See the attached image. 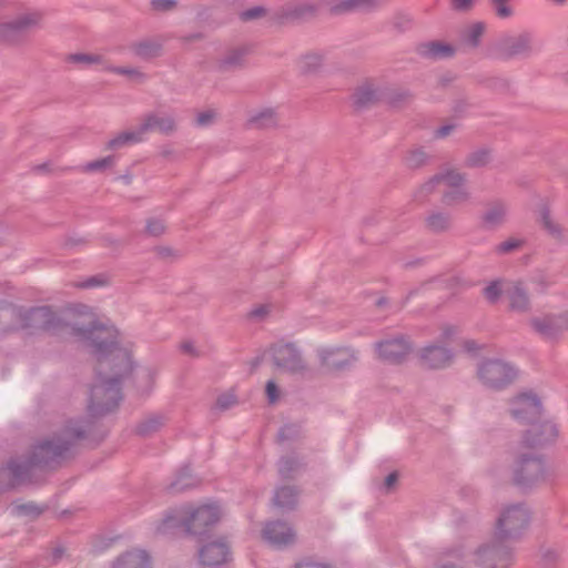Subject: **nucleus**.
<instances>
[{"instance_id": "f257e3e1", "label": "nucleus", "mask_w": 568, "mask_h": 568, "mask_svg": "<svg viewBox=\"0 0 568 568\" xmlns=\"http://www.w3.org/2000/svg\"><path fill=\"white\" fill-rule=\"evenodd\" d=\"M80 320L74 323L77 336L97 361L98 382L92 388V406L97 413L111 412L119 405V382L132 371L130 349L120 346L113 326L97 324L87 306L77 308Z\"/></svg>"}, {"instance_id": "f03ea898", "label": "nucleus", "mask_w": 568, "mask_h": 568, "mask_svg": "<svg viewBox=\"0 0 568 568\" xmlns=\"http://www.w3.org/2000/svg\"><path fill=\"white\" fill-rule=\"evenodd\" d=\"M222 516L220 507L215 504L189 506L173 510L161 523L159 529L163 532L170 527L183 526L192 535H204L216 524Z\"/></svg>"}, {"instance_id": "7ed1b4c3", "label": "nucleus", "mask_w": 568, "mask_h": 568, "mask_svg": "<svg viewBox=\"0 0 568 568\" xmlns=\"http://www.w3.org/2000/svg\"><path fill=\"white\" fill-rule=\"evenodd\" d=\"M175 129V120L164 113H154L149 115L143 123L134 131H126L109 142L110 149H116L126 144L138 143L143 140L145 133L156 131L170 133Z\"/></svg>"}, {"instance_id": "20e7f679", "label": "nucleus", "mask_w": 568, "mask_h": 568, "mask_svg": "<svg viewBox=\"0 0 568 568\" xmlns=\"http://www.w3.org/2000/svg\"><path fill=\"white\" fill-rule=\"evenodd\" d=\"M463 186V175L452 169L430 179L423 185L422 191L428 193L436 187H440L444 192V202L447 205H455L468 199V192Z\"/></svg>"}, {"instance_id": "39448f33", "label": "nucleus", "mask_w": 568, "mask_h": 568, "mask_svg": "<svg viewBox=\"0 0 568 568\" xmlns=\"http://www.w3.org/2000/svg\"><path fill=\"white\" fill-rule=\"evenodd\" d=\"M504 539L491 545H483L473 554V561L480 568H507L511 564V552L503 545Z\"/></svg>"}, {"instance_id": "423d86ee", "label": "nucleus", "mask_w": 568, "mask_h": 568, "mask_svg": "<svg viewBox=\"0 0 568 568\" xmlns=\"http://www.w3.org/2000/svg\"><path fill=\"white\" fill-rule=\"evenodd\" d=\"M516 375V369L513 366L499 359H487L478 368V378L493 388L504 387Z\"/></svg>"}, {"instance_id": "0eeeda50", "label": "nucleus", "mask_w": 568, "mask_h": 568, "mask_svg": "<svg viewBox=\"0 0 568 568\" xmlns=\"http://www.w3.org/2000/svg\"><path fill=\"white\" fill-rule=\"evenodd\" d=\"M529 521V513L523 506H511L503 510L496 526V538L506 539L516 536Z\"/></svg>"}, {"instance_id": "6e6552de", "label": "nucleus", "mask_w": 568, "mask_h": 568, "mask_svg": "<svg viewBox=\"0 0 568 568\" xmlns=\"http://www.w3.org/2000/svg\"><path fill=\"white\" fill-rule=\"evenodd\" d=\"M318 356L327 371L337 372L349 367L356 359L354 353L344 347L325 346L318 349Z\"/></svg>"}, {"instance_id": "1a4fd4ad", "label": "nucleus", "mask_w": 568, "mask_h": 568, "mask_svg": "<svg viewBox=\"0 0 568 568\" xmlns=\"http://www.w3.org/2000/svg\"><path fill=\"white\" fill-rule=\"evenodd\" d=\"M531 325L542 336L547 338L556 337L561 332L568 331V312L536 317L532 320Z\"/></svg>"}, {"instance_id": "9d476101", "label": "nucleus", "mask_w": 568, "mask_h": 568, "mask_svg": "<svg viewBox=\"0 0 568 568\" xmlns=\"http://www.w3.org/2000/svg\"><path fill=\"white\" fill-rule=\"evenodd\" d=\"M41 21V14L37 11L21 13L14 20L0 24V39L13 40L18 34L37 26Z\"/></svg>"}, {"instance_id": "9b49d317", "label": "nucleus", "mask_w": 568, "mask_h": 568, "mask_svg": "<svg viewBox=\"0 0 568 568\" xmlns=\"http://www.w3.org/2000/svg\"><path fill=\"white\" fill-rule=\"evenodd\" d=\"M510 414L519 420L532 422L540 415V403L532 394H523L510 404Z\"/></svg>"}, {"instance_id": "f8f14e48", "label": "nucleus", "mask_w": 568, "mask_h": 568, "mask_svg": "<svg viewBox=\"0 0 568 568\" xmlns=\"http://www.w3.org/2000/svg\"><path fill=\"white\" fill-rule=\"evenodd\" d=\"M231 552L224 540L205 542L200 549V560L204 566H216L226 562Z\"/></svg>"}, {"instance_id": "ddd939ff", "label": "nucleus", "mask_w": 568, "mask_h": 568, "mask_svg": "<svg viewBox=\"0 0 568 568\" xmlns=\"http://www.w3.org/2000/svg\"><path fill=\"white\" fill-rule=\"evenodd\" d=\"M262 538L273 546H285L294 541L295 531L283 521H270L262 530Z\"/></svg>"}, {"instance_id": "4468645a", "label": "nucleus", "mask_w": 568, "mask_h": 568, "mask_svg": "<svg viewBox=\"0 0 568 568\" xmlns=\"http://www.w3.org/2000/svg\"><path fill=\"white\" fill-rule=\"evenodd\" d=\"M273 356L278 367L292 373H298L304 369L303 361L291 344L278 345L273 349Z\"/></svg>"}, {"instance_id": "2eb2a0df", "label": "nucleus", "mask_w": 568, "mask_h": 568, "mask_svg": "<svg viewBox=\"0 0 568 568\" xmlns=\"http://www.w3.org/2000/svg\"><path fill=\"white\" fill-rule=\"evenodd\" d=\"M150 565V557L144 550L132 549L121 555L113 568H149Z\"/></svg>"}, {"instance_id": "dca6fc26", "label": "nucleus", "mask_w": 568, "mask_h": 568, "mask_svg": "<svg viewBox=\"0 0 568 568\" xmlns=\"http://www.w3.org/2000/svg\"><path fill=\"white\" fill-rule=\"evenodd\" d=\"M422 359L424 365L429 368H443L450 363L452 356L442 346H429L424 348Z\"/></svg>"}, {"instance_id": "f3484780", "label": "nucleus", "mask_w": 568, "mask_h": 568, "mask_svg": "<svg viewBox=\"0 0 568 568\" xmlns=\"http://www.w3.org/2000/svg\"><path fill=\"white\" fill-rule=\"evenodd\" d=\"M409 351L407 343L403 339H394L381 343L377 347L378 356L387 361H399Z\"/></svg>"}, {"instance_id": "a211bd4d", "label": "nucleus", "mask_w": 568, "mask_h": 568, "mask_svg": "<svg viewBox=\"0 0 568 568\" xmlns=\"http://www.w3.org/2000/svg\"><path fill=\"white\" fill-rule=\"evenodd\" d=\"M506 293L510 307L515 311H525L528 307V297L520 284H507Z\"/></svg>"}, {"instance_id": "6ab92c4d", "label": "nucleus", "mask_w": 568, "mask_h": 568, "mask_svg": "<svg viewBox=\"0 0 568 568\" xmlns=\"http://www.w3.org/2000/svg\"><path fill=\"white\" fill-rule=\"evenodd\" d=\"M539 221L549 235L557 240L564 239L565 230L554 220L552 215L547 209L540 211Z\"/></svg>"}, {"instance_id": "aec40b11", "label": "nucleus", "mask_w": 568, "mask_h": 568, "mask_svg": "<svg viewBox=\"0 0 568 568\" xmlns=\"http://www.w3.org/2000/svg\"><path fill=\"white\" fill-rule=\"evenodd\" d=\"M132 52L139 59L148 60L160 54L161 45L154 41H142L132 47Z\"/></svg>"}, {"instance_id": "412c9836", "label": "nucleus", "mask_w": 568, "mask_h": 568, "mask_svg": "<svg viewBox=\"0 0 568 568\" xmlns=\"http://www.w3.org/2000/svg\"><path fill=\"white\" fill-rule=\"evenodd\" d=\"M274 503L278 508H292L296 503L295 490L291 487L280 488L275 494Z\"/></svg>"}, {"instance_id": "4be33fe9", "label": "nucleus", "mask_w": 568, "mask_h": 568, "mask_svg": "<svg viewBox=\"0 0 568 568\" xmlns=\"http://www.w3.org/2000/svg\"><path fill=\"white\" fill-rule=\"evenodd\" d=\"M484 32L485 24L483 22H475L465 29L463 33V39L469 45L476 47Z\"/></svg>"}, {"instance_id": "5701e85b", "label": "nucleus", "mask_w": 568, "mask_h": 568, "mask_svg": "<svg viewBox=\"0 0 568 568\" xmlns=\"http://www.w3.org/2000/svg\"><path fill=\"white\" fill-rule=\"evenodd\" d=\"M507 214V207L501 202L493 203L485 213V221L489 224L500 223Z\"/></svg>"}, {"instance_id": "b1692460", "label": "nucleus", "mask_w": 568, "mask_h": 568, "mask_svg": "<svg viewBox=\"0 0 568 568\" xmlns=\"http://www.w3.org/2000/svg\"><path fill=\"white\" fill-rule=\"evenodd\" d=\"M454 53V48L450 44L443 42H430L425 45V54L433 58H445Z\"/></svg>"}, {"instance_id": "393cba45", "label": "nucleus", "mask_w": 568, "mask_h": 568, "mask_svg": "<svg viewBox=\"0 0 568 568\" xmlns=\"http://www.w3.org/2000/svg\"><path fill=\"white\" fill-rule=\"evenodd\" d=\"M520 471L527 475V481H532L541 475L542 466L540 462L536 459H526L523 463Z\"/></svg>"}, {"instance_id": "a878e982", "label": "nucleus", "mask_w": 568, "mask_h": 568, "mask_svg": "<svg viewBox=\"0 0 568 568\" xmlns=\"http://www.w3.org/2000/svg\"><path fill=\"white\" fill-rule=\"evenodd\" d=\"M379 3V0H342L341 10L369 9Z\"/></svg>"}, {"instance_id": "bb28decb", "label": "nucleus", "mask_w": 568, "mask_h": 568, "mask_svg": "<svg viewBox=\"0 0 568 568\" xmlns=\"http://www.w3.org/2000/svg\"><path fill=\"white\" fill-rule=\"evenodd\" d=\"M276 113L273 109H264L252 118V121L261 126H267L275 123Z\"/></svg>"}, {"instance_id": "cd10ccee", "label": "nucleus", "mask_w": 568, "mask_h": 568, "mask_svg": "<svg viewBox=\"0 0 568 568\" xmlns=\"http://www.w3.org/2000/svg\"><path fill=\"white\" fill-rule=\"evenodd\" d=\"M507 284H504L500 281L493 282L484 290L485 297L488 301H496L498 296L505 292L506 293Z\"/></svg>"}, {"instance_id": "c85d7f7f", "label": "nucleus", "mask_w": 568, "mask_h": 568, "mask_svg": "<svg viewBox=\"0 0 568 568\" xmlns=\"http://www.w3.org/2000/svg\"><path fill=\"white\" fill-rule=\"evenodd\" d=\"M514 0H491L495 13L499 18H508L513 14L511 2Z\"/></svg>"}, {"instance_id": "c756f323", "label": "nucleus", "mask_w": 568, "mask_h": 568, "mask_svg": "<svg viewBox=\"0 0 568 568\" xmlns=\"http://www.w3.org/2000/svg\"><path fill=\"white\" fill-rule=\"evenodd\" d=\"M69 60L74 63L91 65V64H100L102 62L101 55L98 54H87V53H77L70 55Z\"/></svg>"}, {"instance_id": "7c9ffc66", "label": "nucleus", "mask_w": 568, "mask_h": 568, "mask_svg": "<svg viewBox=\"0 0 568 568\" xmlns=\"http://www.w3.org/2000/svg\"><path fill=\"white\" fill-rule=\"evenodd\" d=\"M373 98L374 90L369 85L359 88L354 94L355 103L358 105H364L371 102Z\"/></svg>"}, {"instance_id": "2f4dec72", "label": "nucleus", "mask_w": 568, "mask_h": 568, "mask_svg": "<svg viewBox=\"0 0 568 568\" xmlns=\"http://www.w3.org/2000/svg\"><path fill=\"white\" fill-rule=\"evenodd\" d=\"M428 226L435 231H440L449 225V219L444 214H432L427 220Z\"/></svg>"}, {"instance_id": "473e14b6", "label": "nucleus", "mask_w": 568, "mask_h": 568, "mask_svg": "<svg viewBox=\"0 0 568 568\" xmlns=\"http://www.w3.org/2000/svg\"><path fill=\"white\" fill-rule=\"evenodd\" d=\"M112 71L118 74L124 75V77L129 78L130 80H138L142 77V73L138 69L130 68V67L114 68V69H112Z\"/></svg>"}, {"instance_id": "72a5a7b5", "label": "nucleus", "mask_w": 568, "mask_h": 568, "mask_svg": "<svg viewBox=\"0 0 568 568\" xmlns=\"http://www.w3.org/2000/svg\"><path fill=\"white\" fill-rule=\"evenodd\" d=\"M111 164H112V158L108 156V158H103L101 160H97V161L88 163L85 169L88 171H98V170L105 169V168L110 166Z\"/></svg>"}, {"instance_id": "f704fd0d", "label": "nucleus", "mask_w": 568, "mask_h": 568, "mask_svg": "<svg viewBox=\"0 0 568 568\" xmlns=\"http://www.w3.org/2000/svg\"><path fill=\"white\" fill-rule=\"evenodd\" d=\"M165 231V225L161 221H150L146 225V232L151 235H160Z\"/></svg>"}, {"instance_id": "c9c22d12", "label": "nucleus", "mask_w": 568, "mask_h": 568, "mask_svg": "<svg viewBox=\"0 0 568 568\" xmlns=\"http://www.w3.org/2000/svg\"><path fill=\"white\" fill-rule=\"evenodd\" d=\"M215 118V112L212 110H206L197 114L196 123L201 126L210 124Z\"/></svg>"}, {"instance_id": "e433bc0d", "label": "nucleus", "mask_w": 568, "mask_h": 568, "mask_svg": "<svg viewBox=\"0 0 568 568\" xmlns=\"http://www.w3.org/2000/svg\"><path fill=\"white\" fill-rule=\"evenodd\" d=\"M266 395H267L270 403H275L280 398V390H278L276 384L272 381H270L266 384Z\"/></svg>"}, {"instance_id": "4c0bfd02", "label": "nucleus", "mask_w": 568, "mask_h": 568, "mask_svg": "<svg viewBox=\"0 0 568 568\" xmlns=\"http://www.w3.org/2000/svg\"><path fill=\"white\" fill-rule=\"evenodd\" d=\"M511 41L518 43V48H511V53H518L521 50L526 49L529 44V37L526 34H520L517 38L511 39Z\"/></svg>"}, {"instance_id": "58836bf2", "label": "nucleus", "mask_w": 568, "mask_h": 568, "mask_svg": "<svg viewBox=\"0 0 568 568\" xmlns=\"http://www.w3.org/2000/svg\"><path fill=\"white\" fill-rule=\"evenodd\" d=\"M455 10L467 11L473 7L474 0H449Z\"/></svg>"}, {"instance_id": "ea45409f", "label": "nucleus", "mask_w": 568, "mask_h": 568, "mask_svg": "<svg viewBox=\"0 0 568 568\" xmlns=\"http://www.w3.org/2000/svg\"><path fill=\"white\" fill-rule=\"evenodd\" d=\"M425 158L426 156H425L424 152L415 151V152H412L410 155L407 158V163L410 166L418 165L424 162Z\"/></svg>"}, {"instance_id": "a19ab883", "label": "nucleus", "mask_w": 568, "mask_h": 568, "mask_svg": "<svg viewBox=\"0 0 568 568\" xmlns=\"http://www.w3.org/2000/svg\"><path fill=\"white\" fill-rule=\"evenodd\" d=\"M174 6L173 0H154L153 7L158 10H166Z\"/></svg>"}, {"instance_id": "79ce46f5", "label": "nucleus", "mask_w": 568, "mask_h": 568, "mask_svg": "<svg viewBox=\"0 0 568 568\" xmlns=\"http://www.w3.org/2000/svg\"><path fill=\"white\" fill-rule=\"evenodd\" d=\"M462 347L467 353H473V352L479 349L478 344L475 341H471V339L463 341Z\"/></svg>"}, {"instance_id": "37998d69", "label": "nucleus", "mask_w": 568, "mask_h": 568, "mask_svg": "<svg viewBox=\"0 0 568 568\" xmlns=\"http://www.w3.org/2000/svg\"><path fill=\"white\" fill-rule=\"evenodd\" d=\"M297 568H331L326 565L315 562L312 560H306L297 565Z\"/></svg>"}, {"instance_id": "c03bdc74", "label": "nucleus", "mask_w": 568, "mask_h": 568, "mask_svg": "<svg viewBox=\"0 0 568 568\" xmlns=\"http://www.w3.org/2000/svg\"><path fill=\"white\" fill-rule=\"evenodd\" d=\"M456 332L457 331L455 327H450V326L445 327L442 333V339L444 342L452 339L456 335Z\"/></svg>"}, {"instance_id": "a18cd8bd", "label": "nucleus", "mask_w": 568, "mask_h": 568, "mask_svg": "<svg viewBox=\"0 0 568 568\" xmlns=\"http://www.w3.org/2000/svg\"><path fill=\"white\" fill-rule=\"evenodd\" d=\"M303 63L305 67H316L320 64V57L311 54L304 58Z\"/></svg>"}, {"instance_id": "49530a36", "label": "nucleus", "mask_w": 568, "mask_h": 568, "mask_svg": "<svg viewBox=\"0 0 568 568\" xmlns=\"http://www.w3.org/2000/svg\"><path fill=\"white\" fill-rule=\"evenodd\" d=\"M518 246V242L514 240L506 241L500 244L499 248L504 252L510 251L514 247Z\"/></svg>"}, {"instance_id": "de8ad7c7", "label": "nucleus", "mask_w": 568, "mask_h": 568, "mask_svg": "<svg viewBox=\"0 0 568 568\" xmlns=\"http://www.w3.org/2000/svg\"><path fill=\"white\" fill-rule=\"evenodd\" d=\"M397 481V474L396 473H392L389 474L386 479H385V485L387 488H392L393 485Z\"/></svg>"}, {"instance_id": "09e8293b", "label": "nucleus", "mask_w": 568, "mask_h": 568, "mask_svg": "<svg viewBox=\"0 0 568 568\" xmlns=\"http://www.w3.org/2000/svg\"><path fill=\"white\" fill-rule=\"evenodd\" d=\"M261 12H262L261 9H253V10H248V11L244 12L243 17H244V19H252L255 17H258L261 14Z\"/></svg>"}, {"instance_id": "8fccbe9b", "label": "nucleus", "mask_w": 568, "mask_h": 568, "mask_svg": "<svg viewBox=\"0 0 568 568\" xmlns=\"http://www.w3.org/2000/svg\"><path fill=\"white\" fill-rule=\"evenodd\" d=\"M268 312H270L268 306L263 305V306L256 307L253 311V315H255V316H264Z\"/></svg>"}, {"instance_id": "3c124183", "label": "nucleus", "mask_w": 568, "mask_h": 568, "mask_svg": "<svg viewBox=\"0 0 568 568\" xmlns=\"http://www.w3.org/2000/svg\"><path fill=\"white\" fill-rule=\"evenodd\" d=\"M182 347H183L184 352H186V353H189V354H192V355H195V354H196V352L194 351V346H193V344H192V343H189V342H187V343H184V344L182 345Z\"/></svg>"}, {"instance_id": "603ef678", "label": "nucleus", "mask_w": 568, "mask_h": 568, "mask_svg": "<svg viewBox=\"0 0 568 568\" xmlns=\"http://www.w3.org/2000/svg\"><path fill=\"white\" fill-rule=\"evenodd\" d=\"M542 427H544V430L548 432L551 437L555 436V430H554V427L551 425H544Z\"/></svg>"}, {"instance_id": "864d4df0", "label": "nucleus", "mask_w": 568, "mask_h": 568, "mask_svg": "<svg viewBox=\"0 0 568 568\" xmlns=\"http://www.w3.org/2000/svg\"><path fill=\"white\" fill-rule=\"evenodd\" d=\"M47 450H52L54 454H59V449L57 447H53L51 444L45 445Z\"/></svg>"}, {"instance_id": "5fc2aeb1", "label": "nucleus", "mask_w": 568, "mask_h": 568, "mask_svg": "<svg viewBox=\"0 0 568 568\" xmlns=\"http://www.w3.org/2000/svg\"><path fill=\"white\" fill-rule=\"evenodd\" d=\"M448 132H449V128H447V126H444L439 130V134L443 136L448 134Z\"/></svg>"}, {"instance_id": "6e6d98bb", "label": "nucleus", "mask_w": 568, "mask_h": 568, "mask_svg": "<svg viewBox=\"0 0 568 568\" xmlns=\"http://www.w3.org/2000/svg\"><path fill=\"white\" fill-rule=\"evenodd\" d=\"M517 481H518V483H524V481H526V478H525V477H523V476H520V477H518V478H517Z\"/></svg>"}, {"instance_id": "4d7b16f0", "label": "nucleus", "mask_w": 568, "mask_h": 568, "mask_svg": "<svg viewBox=\"0 0 568 568\" xmlns=\"http://www.w3.org/2000/svg\"><path fill=\"white\" fill-rule=\"evenodd\" d=\"M554 1H555V2H557V3H561V2H564L565 0H554Z\"/></svg>"}]
</instances>
